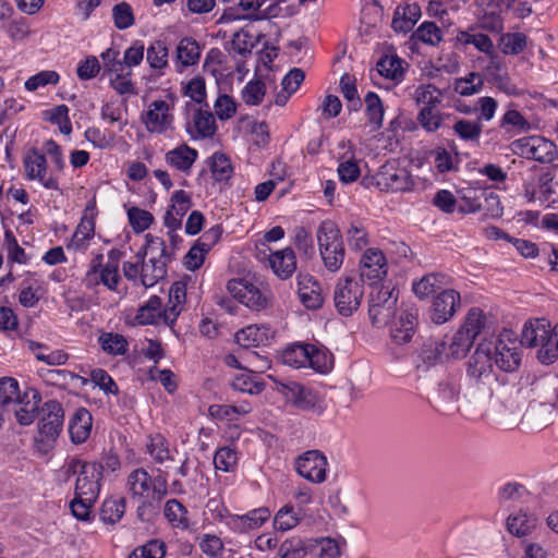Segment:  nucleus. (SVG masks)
<instances>
[{
    "mask_svg": "<svg viewBox=\"0 0 558 558\" xmlns=\"http://www.w3.org/2000/svg\"><path fill=\"white\" fill-rule=\"evenodd\" d=\"M145 239V246L135 257L141 262V284L150 288L167 277V267L174 259V254L162 238L148 233Z\"/></svg>",
    "mask_w": 558,
    "mask_h": 558,
    "instance_id": "obj_1",
    "label": "nucleus"
},
{
    "mask_svg": "<svg viewBox=\"0 0 558 558\" xmlns=\"http://www.w3.org/2000/svg\"><path fill=\"white\" fill-rule=\"evenodd\" d=\"M520 343L529 348L539 347L537 357L543 364H551L558 357V324L550 329L546 319L525 323Z\"/></svg>",
    "mask_w": 558,
    "mask_h": 558,
    "instance_id": "obj_2",
    "label": "nucleus"
},
{
    "mask_svg": "<svg viewBox=\"0 0 558 558\" xmlns=\"http://www.w3.org/2000/svg\"><path fill=\"white\" fill-rule=\"evenodd\" d=\"M316 239L324 266L330 272H337L345 257L343 238L337 223L324 220L317 228Z\"/></svg>",
    "mask_w": 558,
    "mask_h": 558,
    "instance_id": "obj_3",
    "label": "nucleus"
},
{
    "mask_svg": "<svg viewBox=\"0 0 558 558\" xmlns=\"http://www.w3.org/2000/svg\"><path fill=\"white\" fill-rule=\"evenodd\" d=\"M363 295V281L356 276L340 278L333 291V301L338 313L344 317L351 316L359 310Z\"/></svg>",
    "mask_w": 558,
    "mask_h": 558,
    "instance_id": "obj_4",
    "label": "nucleus"
},
{
    "mask_svg": "<svg viewBox=\"0 0 558 558\" xmlns=\"http://www.w3.org/2000/svg\"><path fill=\"white\" fill-rule=\"evenodd\" d=\"M398 294L395 289L374 286L368 300V316L375 327L388 325L396 315Z\"/></svg>",
    "mask_w": 558,
    "mask_h": 558,
    "instance_id": "obj_5",
    "label": "nucleus"
},
{
    "mask_svg": "<svg viewBox=\"0 0 558 558\" xmlns=\"http://www.w3.org/2000/svg\"><path fill=\"white\" fill-rule=\"evenodd\" d=\"M512 150L517 155L541 163H551L558 158L556 144L542 136H530L517 140L512 143Z\"/></svg>",
    "mask_w": 558,
    "mask_h": 558,
    "instance_id": "obj_6",
    "label": "nucleus"
},
{
    "mask_svg": "<svg viewBox=\"0 0 558 558\" xmlns=\"http://www.w3.org/2000/svg\"><path fill=\"white\" fill-rule=\"evenodd\" d=\"M377 187L387 193L411 191L414 180L410 171L392 160L384 163L375 175Z\"/></svg>",
    "mask_w": 558,
    "mask_h": 558,
    "instance_id": "obj_7",
    "label": "nucleus"
},
{
    "mask_svg": "<svg viewBox=\"0 0 558 558\" xmlns=\"http://www.w3.org/2000/svg\"><path fill=\"white\" fill-rule=\"evenodd\" d=\"M102 255L99 254L93 260L90 269L87 271V286L102 283L111 291H116L120 281L119 275V252L111 250L108 253V262L102 265Z\"/></svg>",
    "mask_w": 558,
    "mask_h": 558,
    "instance_id": "obj_8",
    "label": "nucleus"
},
{
    "mask_svg": "<svg viewBox=\"0 0 558 558\" xmlns=\"http://www.w3.org/2000/svg\"><path fill=\"white\" fill-rule=\"evenodd\" d=\"M359 279L368 280L369 286H377L388 272V264L383 251L376 247H369L364 251L359 263Z\"/></svg>",
    "mask_w": 558,
    "mask_h": 558,
    "instance_id": "obj_9",
    "label": "nucleus"
},
{
    "mask_svg": "<svg viewBox=\"0 0 558 558\" xmlns=\"http://www.w3.org/2000/svg\"><path fill=\"white\" fill-rule=\"evenodd\" d=\"M227 290L235 300L251 310L259 311L267 304V298L248 277L229 280Z\"/></svg>",
    "mask_w": 558,
    "mask_h": 558,
    "instance_id": "obj_10",
    "label": "nucleus"
},
{
    "mask_svg": "<svg viewBox=\"0 0 558 558\" xmlns=\"http://www.w3.org/2000/svg\"><path fill=\"white\" fill-rule=\"evenodd\" d=\"M277 391L286 402L300 411H315L318 408L319 398L311 388L296 381L279 383Z\"/></svg>",
    "mask_w": 558,
    "mask_h": 558,
    "instance_id": "obj_11",
    "label": "nucleus"
},
{
    "mask_svg": "<svg viewBox=\"0 0 558 558\" xmlns=\"http://www.w3.org/2000/svg\"><path fill=\"white\" fill-rule=\"evenodd\" d=\"M38 432L41 439L54 441L60 435L64 423V411L57 400H48L40 408Z\"/></svg>",
    "mask_w": 558,
    "mask_h": 558,
    "instance_id": "obj_12",
    "label": "nucleus"
},
{
    "mask_svg": "<svg viewBox=\"0 0 558 558\" xmlns=\"http://www.w3.org/2000/svg\"><path fill=\"white\" fill-rule=\"evenodd\" d=\"M327 466L326 456L316 449L305 451L295 460V469L299 475L315 484L326 481Z\"/></svg>",
    "mask_w": 558,
    "mask_h": 558,
    "instance_id": "obj_13",
    "label": "nucleus"
},
{
    "mask_svg": "<svg viewBox=\"0 0 558 558\" xmlns=\"http://www.w3.org/2000/svg\"><path fill=\"white\" fill-rule=\"evenodd\" d=\"M23 166L25 169V175L28 180L39 181L40 184L48 190L58 191L60 189L58 178L52 174H47L46 156L37 148H31L25 154L23 158Z\"/></svg>",
    "mask_w": 558,
    "mask_h": 558,
    "instance_id": "obj_14",
    "label": "nucleus"
},
{
    "mask_svg": "<svg viewBox=\"0 0 558 558\" xmlns=\"http://www.w3.org/2000/svg\"><path fill=\"white\" fill-rule=\"evenodd\" d=\"M101 480V466L97 461L83 465L75 480L74 494L85 500H97Z\"/></svg>",
    "mask_w": 558,
    "mask_h": 558,
    "instance_id": "obj_15",
    "label": "nucleus"
},
{
    "mask_svg": "<svg viewBox=\"0 0 558 558\" xmlns=\"http://www.w3.org/2000/svg\"><path fill=\"white\" fill-rule=\"evenodd\" d=\"M493 373L492 348L489 343H481L466 363V376L475 383H484Z\"/></svg>",
    "mask_w": 558,
    "mask_h": 558,
    "instance_id": "obj_16",
    "label": "nucleus"
},
{
    "mask_svg": "<svg viewBox=\"0 0 558 558\" xmlns=\"http://www.w3.org/2000/svg\"><path fill=\"white\" fill-rule=\"evenodd\" d=\"M495 363L504 372H514L521 363L520 347L515 340L501 336L495 344Z\"/></svg>",
    "mask_w": 558,
    "mask_h": 558,
    "instance_id": "obj_17",
    "label": "nucleus"
},
{
    "mask_svg": "<svg viewBox=\"0 0 558 558\" xmlns=\"http://www.w3.org/2000/svg\"><path fill=\"white\" fill-rule=\"evenodd\" d=\"M459 306V292L452 289L442 290L434 299L430 318L435 324L441 325L453 317Z\"/></svg>",
    "mask_w": 558,
    "mask_h": 558,
    "instance_id": "obj_18",
    "label": "nucleus"
},
{
    "mask_svg": "<svg viewBox=\"0 0 558 558\" xmlns=\"http://www.w3.org/2000/svg\"><path fill=\"white\" fill-rule=\"evenodd\" d=\"M143 122L150 133H163L173 122V116L170 113V107L167 101L158 99L149 105V109L143 117Z\"/></svg>",
    "mask_w": 558,
    "mask_h": 558,
    "instance_id": "obj_19",
    "label": "nucleus"
},
{
    "mask_svg": "<svg viewBox=\"0 0 558 558\" xmlns=\"http://www.w3.org/2000/svg\"><path fill=\"white\" fill-rule=\"evenodd\" d=\"M97 215L95 201L89 202L83 213L80 223L69 244L74 250H83L95 233V217Z\"/></svg>",
    "mask_w": 558,
    "mask_h": 558,
    "instance_id": "obj_20",
    "label": "nucleus"
},
{
    "mask_svg": "<svg viewBox=\"0 0 558 558\" xmlns=\"http://www.w3.org/2000/svg\"><path fill=\"white\" fill-rule=\"evenodd\" d=\"M554 417L555 404L532 400L522 415V423L530 427H543L553 423Z\"/></svg>",
    "mask_w": 558,
    "mask_h": 558,
    "instance_id": "obj_21",
    "label": "nucleus"
},
{
    "mask_svg": "<svg viewBox=\"0 0 558 558\" xmlns=\"http://www.w3.org/2000/svg\"><path fill=\"white\" fill-rule=\"evenodd\" d=\"M93 416L86 408H78L69 420V434L75 445L84 444L92 432Z\"/></svg>",
    "mask_w": 558,
    "mask_h": 558,
    "instance_id": "obj_22",
    "label": "nucleus"
},
{
    "mask_svg": "<svg viewBox=\"0 0 558 558\" xmlns=\"http://www.w3.org/2000/svg\"><path fill=\"white\" fill-rule=\"evenodd\" d=\"M197 157L198 153L195 148L190 147L187 144H181L167 151L165 160L169 167L189 174Z\"/></svg>",
    "mask_w": 558,
    "mask_h": 558,
    "instance_id": "obj_23",
    "label": "nucleus"
},
{
    "mask_svg": "<svg viewBox=\"0 0 558 558\" xmlns=\"http://www.w3.org/2000/svg\"><path fill=\"white\" fill-rule=\"evenodd\" d=\"M417 325V313L413 308L404 310L400 313L398 320L390 329L391 338L396 343L402 344L409 342Z\"/></svg>",
    "mask_w": 558,
    "mask_h": 558,
    "instance_id": "obj_24",
    "label": "nucleus"
},
{
    "mask_svg": "<svg viewBox=\"0 0 558 558\" xmlns=\"http://www.w3.org/2000/svg\"><path fill=\"white\" fill-rule=\"evenodd\" d=\"M268 260L272 271L281 280L289 279L296 269V257L290 247L271 253Z\"/></svg>",
    "mask_w": 558,
    "mask_h": 558,
    "instance_id": "obj_25",
    "label": "nucleus"
},
{
    "mask_svg": "<svg viewBox=\"0 0 558 558\" xmlns=\"http://www.w3.org/2000/svg\"><path fill=\"white\" fill-rule=\"evenodd\" d=\"M274 336L271 329L267 326L250 325L235 332V342L244 348L258 347L265 344Z\"/></svg>",
    "mask_w": 558,
    "mask_h": 558,
    "instance_id": "obj_26",
    "label": "nucleus"
},
{
    "mask_svg": "<svg viewBox=\"0 0 558 558\" xmlns=\"http://www.w3.org/2000/svg\"><path fill=\"white\" fill-rule=\"evenodd\" d=\"M135 319L140 325H154L160 320L166 324V308H162V301L159 296L153 295L137 310Z\"/></svg>",
    "mask_w": 558,
    "mask_h": 558,
    "instance_id": "obj_27",
    "label": "nucleus"
},
{
    "mask_svg": "<svg viewBox=\"0 0 558 558\" xmlns=\"http://www.w3.org/2000/svg\"><path fill=\"white\" fill-rule=\"evenodd\" d=\"M186 299V284L175 281L169 289V302L166 307V325L172 327L180 315Z\"/></svg>",
    "mask_w": 558,
    "mask_h": 558,
    "instance_id": "obj_28",
    "label": "nucleus"
},
{
    "mask_svg": "<svg viewBox=\"0 0 558 558\" xmlns=\"http://www.w3.org/2000/svg\"><path fill=\"white\" fill-rule=\"evenodd\" d=\"M421 16V8L417 3L398 7L393 13L391 26L396 32H410Z\"/></svg>",
    "mask_w": 558,
    "mask_h": 558,
    "instance_id": "obj_29",
    "label": "nucleus"
},
{
    "mask_svg": "<svg viewBox=\"0 0 558 558\" xmlns=\"http://www.w3.org/2000/svg\"><path fill=\"white\" fill-rule=\"evenodd\" d=\"M201 58L198 43L191 38H182L177 46V69L182 72L184 68L196 64Z\"/></svg>",
    "mask_w": 558,
    "mask_h": 558,
    "instance_id": "obj_30",
    "label": "nucleus"
},
{
    "mask_svg": "<svg viewBox=\"0 0 558 558\" xmlns=\"http://www.w3.org/2000/svg\"><path fill=\"white\" fill-rule=\"evenodd\" d=\"M28 392L21 395L19 381L12 377L0 378V407L11 411L19 402H23Z\"/></svg>",
    "mask_w": 558,
    "mask_h": 558,
    "instance_id": "obj_31",
    "label": "nucleus"
},
{
    "mask_svg": "<svg viewBox=\"0 0 558 558\" xmlns=\"http://www.w3.org/2000/svg\"><path fill=\"white\" fill-rule=\"evenodd\" d=\"M32 399L33 401H31L28 397L24 398L23 402H19L16 407L11 408L16 421L21 425L26 426L32 424L37 416L41 397L36 390H32Z\"/></svg>",
    "mask_w": 558,
    "mask_h": 558,
    "instance_id": "obj_32",
    "label": "nucleus"
},
{
    "mask_svg": "<svg viewBox=\"0 0 558 558\" xmlns=\"http://www.w3.org/2000/svg\"><path fill=\"white\" fill-rule=\"evenodd\" d=\"M126 484L133 497L144 498L151 492L153 477L145 469L138 468L129 474Z\"/></svg>",
    "mask_w": 558,
    "mask_h": 558,
    "instance_id": "obj_33",
    "label": "nucleus"
},
{
    "mask_svg": "<svg viewBox=\"0 0 558 558\" xmlns=\"http://www.w3.org/2000/svg\"><path fill=\"white\" fill-rule=\"evenodd\" d=\"M163 513L172 527L181 530L190 529L187 509L179 500L169 499L165 505Z\"/></svg>",
    "mask_w": 558,
    "mask_h": 558,
    "instance_id": "obj_34",
    "label": "nucleus"
},
{
    "mask_svg": "<svg viewBox=\"0 0 558 558\" xmlns=\"http://www.w3.org/2000/svg\"><path fill=\"white\" fill-rule=\"evenodd\" d=\"M310 343H294L286 348L281 354L283 364L294 368L307 367Z\"/></svg>",
    "mask_w": 558,
    "mask_h": 558,
    "instance_id": "obj_35",
    "label": "nucleus"
},
{
    "mask_svg": "<svg viewBox=\"0 0 558 558\" xmlns=\"http://www.w3.org/2000/svg\"><path fill=\"white\" fill-rule=\"evenodd\" d=\"M125 512V498H107L104 500L99 518L106 524H116Z\"/></svg>",
    "mask_w": 558,
    "mask_h": 558,
    "instance_id": "obj_36",
    "label": "nucleus"
},
{
    "mask_svg": "<svg viewBox=\"0 0 558 558\" xmlns=\"http://www.w3.org/2000/svg\"><path fill=\"white\" fill-rule=\"evenodd\" d=\"M451 114L442 113L430 109V107H423L417 114L418 124L428 133H434L445 125L446 119H450Z\"/></svg>",
    "mask_w": 558,
    "mask_h": 558,
    "instance_id": "obj_37",
    "label": "nucleus"
},
{
    "mask_svg": "<svg viewBox=\"0 0 558 558\" xmlns=\"http://www.w3.org/2000/svg\"><path fill=\"white\" fill-rule=\"evenodd\" d=\"M193 123L196 136L199 138L213 137L217 131L215 117L208 110L195 109Z\"/></svg>",
    "mask_w": 558,
    "mask_h": 558,
    "instance_id": "obj_38",
    "label": "nucleus"
},
{
    "mask_svg": "<svg viewBox=\"0 0 558 558\" xmlns=\"http://www.w3.org/2000/svg\"><path fill=\"white\" fill-rule=\"evenodd\" d=\"M147 452L156 463L162 464L172 460L168 440L160 434L149 435Z\"/></svg>",
    "mask_w": 558,
    "mask_h": 558,
    "instance_id": "obj_39",
    "label": "nucleus"
},
{
    "mask_svg": "<svg viewBox=\"0 0 558 558\" xmlns=\"http://www.w3.org/2000/svg\"><path fill=\"white\" fill-rule=\"evenodd\" d=\"M98 341L102 351L111 355H123L129 350L128 340L120 333L104 332Z\"/></svg>",
    "mask_w": 558,
    "mask_h": 558,
    "instance_id": "obj_40",
    "label": "nucleus"
},
{
    "mask_svg": "<svg viewBox=\"0 0 558 558\" xmlns=\"http://www.w3.org/2000/svg\"><path fill=\"white\" fill-rule=\"evenodd\" d=\"M452 129L461 140L469 142H478L483 131V124L480 119L474 121L457 119Z\"/></svg>",
    "mask_w": 558,
    "mask_h": 558,
    "instance_id": "obj_41",
    "label": "nucleus"
},
{
    "mask_svg": "<svg viewBox=\"0 0 558 558\" xmlns=\"http://www.w3.org/2000/svg\"><path fill=\"white\" fill-rule=\"evenodd\" d=\"M340 92L347 100L348 109L352 111H357L362 107L361 98L357 94L355 78L348 73H344L340 77L339 82Z\"/></svg>",
    "mask_w": 558,
    "mask_h": 558,
    "instance_id": "obj_42",
    "label": "nucleus"
},
{
    "mask_svg": "<svg viewBox=\"0 0 558 558\" xmlns=\"http://www.w3.org/2000/svg\"><path fill=\"white\" fill-rule=\"evenodd\" d=\"M486 317L482 310L477 307H472L465 317L463 325L460 327V331L464 335L469 336L471 340H475V338L481 333L482 329L485 326Z\"/></svg>",
    "mask_w": 558,
    "mask_h": 558,
    "instance_id": "obj_43",
    "label": "nucleus"
},
{
    "mask_svg": "<svg viewBox=\"0 0 558 558\" xmlns=\"http://www.w3.org/2000/svg\"><path fill=\"white\" fill-rule=\"evenodd\" d=\"M402 62V59L397 56H383L377 62V71L386 78L401 80L403 76Z\"/></svg>",
    "mask_w": 558,
    "mask_h": 558,
    "instance_id": "obj_44",
    "label": "nucleus"
},
{
    "mask_svg": "<svg viewBox=\"0 0 558 558\" xmlns=\"http://www.w3.org/2000/svg\"><path fill=\"white\" fill-rule=\"evenodd\" d=\"M442 275L428 274L420 281L413 283V292L420 299H425L442 288Z\"/></svg>",
    "mask_w": 558,
    "mask_h": 558,
    "instance_id": "obj_45",
    "label": "nucleus"
},
{
    "mask_svg": "<svg viewBox=\"0 0 558 558\" xmlns=\"http://www.w3.org/2000/svg\"><path fill=\"white\" fill-rule=\"evenodd\" d=\"M347 242L353 251H362L368 245V232L361 221H352L345 231Z\"/></svg>",
    "mask_w": 558,
    "mask_h": 558,
    "instance_id": "obj_46",
    "label": "nucleus"
},
{
    "mask_svg": "<svg viewBox=\"0 0 558 558\" xmlns=\"http://www.w3.org/2000/svg\"><path fill=\"white\" fill-rule=\"evenodd\" d=\"M457 40L462 45H473L477 50L486 54H492L494 44L485 34H471L468 31H460L457 34Z\"/></svg>",
    "mask_w": 558,
    "mask_h": 558,
    "instance_id": "obj_47",
    "label": "nucleus"
},
{
    "mask_svg": "<svg viewBox=\"0 0 558 558\" xmlns=\"http://www.w3.org/2000/svg\"><path fill=\"white\" fill-rule=\"evenodd\" d=\"M239 454L229 446L219 448L214 456V465L222 472H233L238 465Z\"/></svg>",
    "mask_w": 558,
    "mask_h": 558,
    "instance_id": "obj_48",
    "label": "nucleus"
},
{
    "mask_svg": "<svg viewBox=\"0 0 558 558\" xmlns=\"http://www.w3.org/2000/svg\"><path fill=\"white\" fill-rule=\"evenodd\" d=\"M442 93L432 84L421 85L414 92L416 105H424L435 109L441 102Z\"/></svg>",
    "mask_w": 558,
    "mask_h": 558,
    "instance_id": "obj_49",
    "label": "nucleus"
},
{
    "mask_svg": "<svg viewBox=\"0 0 558 558\" xmlns=\"http://www.w3.org/2000/svg\"><path fill=\"white\" fill-rule=\"evenodd\" d=\"M527 45V37L523 33H507L500 37V49L504 54H519Z\"/></svg>",
    "mask_w": 558,
    "mask_h": 558,
    "instance_id": "obj_50",
    "label": "nucleus"
},
{
    "mask_svg": "<svg viewBox=\"0 0 558 558\" xmlns=\"http://www.w3.org/2000/svg\"><path fill=\"white\" fill-rule=\"evenodd\" d=\"M210 171L213 178L218 182L229 180L233 173L229 157L221 153H215L211 157Z\"/></svg>",
    "mask_w": 558,
    "mask_h": 558,
    "instance_id": "obj_51",
    "label": "nucleus"
},
{
    "mask_svg": "<svg viewBox=\"0 0 558 558\" xmlns=\"http://www.w3.org/2000/svg\"><path fill=\"white\" fill-rule=\"evenodd\" d=\"M364 101L366 105V116L371 124H374L376 129L381 128L384 119V107L379 96L374 92H368Z\"/></svg>",
    "mask_w": 558,
    "mask_h": 558,
    "instance_id": "obj_52",
    "label": "nucleus"
},
{
    "mask_svg": "<svg viewBox=\"0 0 558 558\" xmlns=\"http://www.w3.org/2000/svg\"><path fill=\"white\" fill-rule=\"evenodd\" d=\"M413 37L430 46L438 45L442 39V32L434 22H423L413 33Z\"/></svg>",
    "mask_w": 558,
    "mask_h": 558,
    "instance_id": "obj_53",
    "label": "nucleus"
},
{
    "mask_svg": "<svg viewBox=\"0 0 558 558\" xmlns=\"http://www.w3.org/2000/svg\"><path fill=\"white\" fill-rule=\"evenodd\" d=\"M473 340L458 330L447 343V351L450 359H462L473 345Z\"/></svg>",
    "mask_w": 558,
    "mask_h": 558,
    "instance_id": "obj_54",
    "label": "nucleus"
},
{
    "mask_svg": "<svg viewBox=\"0 0 558 558\" xmlns=\"http://www.w3.org/2000/svg\"><path fill=\"white\" fill-rule=\"evenodd\" d=\"M536 519L526 513L510 515L507 521L508 531L515 536H524L535 526Z\"/></svg>",
    "mask_w": 558,
    "mask_h": 558,
    "instance_id": "obj_55",
    "label": "nucleus"
},
{
    "mask_svg": "<svg viewBox=\"0 0 558 558\" xmlns=\"http://www.w3.org/2000/svg\"><path fill=\"white\" fill-rule=\"evenodd\" d=\"M483 80L478 73L472 72L466 77L456 78L453 89L461 96H471L480 92Z\"/></svg>",
    "mask_w": 558,
    "mask_h": 558,
    "instance_id": "obj_56",
    "label": "nucleus"
},
{
    "mask_svg": "<svg viewBox=\"0 0 558 558\" xmlns=\"http://www.w3.org/2000/svg\"><path fill=\"white\" fill-rule=\"evenodd\" d=\"M266 94V86L262 80L250 81L242 89V100L248 106H258Z\"/></svg>",
    "mask_w": 558,
    "mask_h": 558,
    "instance_id": "obj_57",
    "label": "nucleus"
},
{
    "mask_svg": "<svg viewBox=\"0 0 558 558\" xmlns=\"http://www.w3.org/2000/svg\"><path fill=\"white\" fill-rule=\"evenodd\" d=\"M112 19H113L116 28H118L120 31L131 27L135 22L133 9L125 1H122V2L113 5Z\"/></svg>",
    "mask_w": 558,
    "mask_h": 558,
    "instance_id": "obj_58",
    "label": "nucleus"
},
{
    "mask_svg": "<svg viewBox=\"0 0 558 558\" xmlns=\"http://www.w3.org/2000/svg\"><path fill=\"white\" fill-rule=\"evenodd\" d=\"M84 137L87 142H89L95 148L98 149H107L109 148L114 141V134L107 130H101L96 126L88 128L84 132Z\"/></svg>",
    "mask_w": 558,
    "mask_h": 558,
    "instance_id": "obj_59",
    "label": "nucleus"
},
{
    "mask_svg": "<svg viewBox=\"0 0 558 558\" xmlns=\"http://www.w3.org/2000/svg\"><path fill=\"white\" fill-rule=\"evenodd\" d=\"M423 359L430 365L450 360L447 351V342L444 340L434 341L423 349Z\"/></svg>",
    "mask_w": 558,
    "mask_h": 558,
    "instance_id": "obj_60",
    "label": "nucleus"
},
{
    "mask_svg": "<svg viewBox=\"0 0 558 558\" xmlns=\"http://www.w3.org/2000/svg\"><path fill=\"white\" fill-rule=\"evenodd\" d=\"M132 70H124L120 73L109 75L110 86L119 95H133L136 94V88L131 81Z\"/></svg>",
    "mask_w": 558,
    "mask_h": 558,
    "instance_id": "obj_61",
    "label": "nucleus"
},
{
    "mask_svg": "<svg viewBox=\"0 0 558 558\" xmlns=\"http://www.w3.org/2000/svg\"><path fill=\"white\" fill-rule=\"evenodd\" d=\"M130 226L135 233H141L148 229L154 222V216L145 209L132 207L128 210Z\"/></svg>",
    "mask_w": 558,
    "mask_h": 558,
    "instance_id": "obj_62",
    "label": "nucleus"
},
{
    "mask_svg": "<svg viewBox=\"0 0 558 558\" xmlns=\"http://www.w3.org/2000/svg\"><path fill=\"white\" fill-rule=\"evenodd\" d=\"M146 59L153 69H162L168 64V49L161 40L153 43L146 52Z\"/></svg>",
    "mask_w": 558,
    "mask_h": 558,
    "instance_id": "obj_63",
    "label": "nucleus"
},
{
    "mask_svg": "<svg viewBox=\"0 0 558 558\" xmlns=\"http://www.w3.org/2000/svg\"><path fill=\"white\" fill-rule=\"evenodd\" d=\"M166 554L165 543L158 539L147 542L135 548L129 558H163Z\"/></svg>",
    "mask_w": 558,
    "mask_h": 558,
    "instance_id": "obj_64",
    "label": "nucleus"
}]
</instances>
